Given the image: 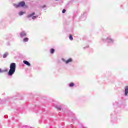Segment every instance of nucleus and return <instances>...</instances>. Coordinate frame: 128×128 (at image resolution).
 <instances>
[{
	"mask_svg": "<svg viewBox=\"0 0 128 128\" xmlns=\"http://www.w3.org/2000/svg\"><path fill=\"white\" fill-rule=\"evenodd\" d=\"M6 56H8V55L7 54H4V58H6Z\"/></svg>",
	"mask_w": 128,
	"mask_h": 128,
	"instance_id": "12",
	"label": "nucleus"
},
{
	"mask_svg": "<svg viewBox=\"0 0 128 128\" xmlns=\"http://www.w3.org/2000/svg\"><path fill=\"white\" fill-rule=\"evenodd\" d=\"M24 42H28V38H25L24 40Z\"/></svg>",
	"mask_w": 128,
	"mask_h": 128,
	"instance_id": "7",
	"label": "nucleus"
},
{
	"mask_svg": "<svg viewBox=\"0 0 128 128\" xmlns=\"http://www.w3.org/2000/svg\"><path fill=\"white\" fill-rule=\"evenodd\" d=\"M20 16H23L24 14V12H20L19 13Z\"/></svg>",
	"mask_w": 128,
	"mask_h": 128,
	"instance_id": "10",
	"label": "nucleus"
},
{
	"mask_svg": "<svg viewBox=\"0 0 128 128\" xmlns=\"http://www.w3.org/2000/svg\"><path fill=\"white\" fill-rule=\"evenodd\" d=\"M128 86L126 87L125 89V96H128Z\"/></svg>",
	"mask_w": 128,
	"mask_h": 128,
	"instance_id": "5",
	"label": "nucleus"
},
{
	"mask_svg": "<svg viewBox=\"0 0 128 128\" xmlns=\"http://www.w3.org/2000/svg\"><path fill=\"white\" fill-rule=\"evenodd\" d=\"M70 40H74V38H72V35L70 36Z\"/></svg>",
	"mask_w": 128,
	"mask_h": 128,
	"instance_id": "11",
	"label": "nucleus"
},
{
	"mask_svg": "<svg viewBox=\"0 0 128 128\" xmlns=\"http://www.w3.org/2000/svg\"><path fill=\"white\" fill-rule=\"evenodd\" d=\"M34 16V13L32 15H31V16Z\"/></svg>",
	"mask_w": 128,
	"mask_h": 128,
	"instance_id": "15",
	"label": "nucleus"
},
{
	"mask_svg": "<svg viewBox=\"0 0 128 128\" xmlns=\"http://www.w3.org/2000/svg\"><path fill=\"white\" fill-rule=\"evenodd\" d=\"M0 72H2V70L0 69Z\"/></svg>",
	"mask_w": 128,
	"mask_h": 128,
	"instance_id": "16",
	"label": "nucleus"
},
{
	"mask_svg": "<svg viewBox=\"0 0 128 128\" xmlns=\"http://www.w3.org/2000/svg\"><path fill=\"white\" fill-rule=\"evenodd\" d=\"M72 62V60L69 59L68 61L66 62V64H70V62Z\"/></svg>",
	"mask_w": 128,
	"mask_h": 128,
	"instance_id": "6",
	"label": "nucleus"
},
{
	"mask_svg": "<svg viewBox=\"0 0 128 128\" xmlns=\"http://www.w3.org/2000/svg\"><path fill=\"white\" fill-rule=\"evenodd\" d=\"M24 64H26V66H30V64L28 61H24Z\"/></svg>",
	"mask_w": 128,
	"mask_h": 128,
	"instance_id": "3",
	"label": "nucleus"
},
{
	"mask_svg": "<svg viewBox=\"0 0 128 128\" xmlns=\"http://www.w3.org/2000/svg\"><path fill=\"white\" fill-rule=\"evenodd\" d=\"M50 53L51 54H54V49H52L50 50Z\"/></svg>",
	"mask_w": 128,
	"mask_h": 128,
	"instance_id": "8",
	"label": "nucleus"
},
{
	"mask_svg": "<svg viewBox=\"0 0 128 128\" xmlns=\"http://www.w3.org/2000/svg\"><path fill=\"white\" fill-rule=\"evenodd\" d=\"M74 86V83H71V84H70V88H72V86Z\"/></svg>",
	"mask_w": 128,
	"mask_h": 128,
	"instance_id": "9",
	"label": "nucleus"
},
{
	"mask_svg": "<svg viewBox=\"0 0 128 128\" xmlns=\"http://www.w3.org/2000/svg\"><path fill=\"white\" fill-rule=\"evenodd\" d=\"M36 16L33 17V20H36Z\"/></svg>",
	"mask_w": 128,
	"mask_h": 128,
	"instance_id": "14",
	"label": "nucleus"
},
{
	"mask_svg": "<svg viewBox=\"0 0 128 128\" xmlns=\"http://www.w3.org/2000/svg\"><path fill=\"white\" fill-rule=\"evenodd\" d=\"M66 10H64L63 11H62V13L63 14H66Z\"/></svg>",
	"mask_w": 128,
	"mask_h": 128,
	"instance_id": "13",
	"label": "nucleus"
},
{
	"mask_svg": "<svg viewBox=\"0 0 128 128\" xmlns=\"http://www.w3.org/2000/svg\"><path fill=\"white\" fill-rule=\"evenodd\" d=\"M16 64L15 63H12L10 66V70L8 73L10 76H12L16 72Z\"/></svg>",
	"mask_w": 128,
	"mask_h": 128,
	"instance_id": "1",
	"label": "nucleus"
},
{
	"mask_svg": "<svg viewBox=\"0 0 128 128\" xmlns=\"http://www.w3.org/2000/svg\"><path fill=\"white\" fill-rule=\"evenodd\" d=\"M26 36V32H22L20 34L21 38H24V36Z\"/></svg>",
	"mask_w": 128,
	"mask_h": 128,
	"instance_id": "4",
	"label": "nucleus"
},
{
	"mask_svg": "<svg viewBox=\"0 0 128 128\" xmlns=\"http://www.w3.org/2000/svg\"><path fill=\"white\" fill-rule=\"evenodd\" d=\"M26 6V3L24 2H20L18 6H15L16 8H22Z\"/></svg>",
	"mask_w": 128,
	"mask_h": 128,
	"instance_id": "2",
	"label": "nucleus"
}]
</instances>
